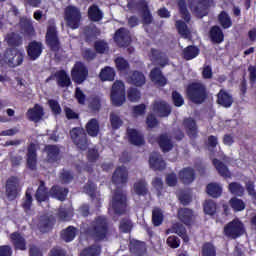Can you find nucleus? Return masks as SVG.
Here are the masks:
<instances>
[{
	"label": "nucleus",
	"instance_id": "nucleus-1",
	"mask_svg": "<svg viewBox=\"0 0 256 256\" xmlns=\"http://www.w3.org/2000/svg\"><path fill=\"white\" fill-rule=\"evenodd\" d=\"M100 131V122L96 118H92L85 124V129L80 127L72 128L69 131V135L78 150L87 151L89 148L87 134L91 138H96L100 134Z\"/></svg>",
	"mask_w": 256,
	"mask_h": 256
},
{
	"label": "nucleus",
	"instance_id": "nucleus-2",
	"mask_svg": "<svg viewBox=\"0 0 256 256\" xmlns=\"http://www.w3.org/2000/svg\"><path fill=\"white\" fill-rule=\"evenodd\" d=\"M84 234L94 242L109 241L111 230L107 216H96L85 228Z\"/></svg>",
	"mask_w": 256,
	"mask_h": 256
},
{
	"label": "nucleus",
	"instance_id": "nucleus-3",
	"mask_svg": "<svg viewBox=\"0 0 256 256\" xmlns=\"http://www.w3.org/2000/svg\"><path fill=\"white\" fill-rule=\"evenodd\" d=\"M209 98V91L202 82H191L186 86V99L194 105H202Z\"/></svg>",
	"mask_w": 256,
	"mask_h": 256
},
{
	"label": "nucleus",
	"instance_id": "nucleus-4",
	"mask_svg": "<svg viewBox=\"0 0 256 256\" xmlns=\"http://www.w3.org/2000/svg\"><path fill=\"white\" fill-rule=\"evenodd\" d=\"M25 54L17 48H7L1 61L11 69L23 65Z\"/></svg>",
	"mask_w": 256,
	"mask_h": 256
},
{
	"label": "nucleus",
	"instance_id": "nucleus-5",
	"mask_svg": "<svg viewBox=\"0 0 256 256\" xmlns=\"http://www.w3.org/2000/svg\"><path fill=\"white\" fill-rule=\"evenodd\" d=\"M64 19L67 26L72 30H77L81 25L82 14L77 6L69 5L65 8Z\"/></svg>",
	"mask_w": 256,
	"mask_h": 256
},
{
	"label": "nucleus",
	"instance_id": "nucleus-6",
	"mask_svg": "<svg viewBox=\"0 0 256 256\" xmlns=\"http://www.w3.org/2000/svg\"><path fill=\"white\" fill-rule=\"evenodd\" d=\"M45 44L48 45L50 50L54 53L61 50V40H59V35L55 24H51L46 28Z\"/></svg>",
	"mask_w": 256,
	"mask_h": 256
},
{
	"label": "nucleus",
	"instance_id": "nucleus-7",
	"mask_svg": "<svg viewBox=\"0 0 256 256\" xmlns=\"http://www.w3.org/2000/svg\"><path fill=\"white\" fill-rule=\"evenodd\" d=\"M244 233V224L238 218L232 220L223 228V234L225 235V237H228L232 240L240 238Z\"/></svg>",
	"mask_w": 256,
	"mask_h": 256
},
{
	"label": "nucleus",
	"instance_id": "nucleus-8",
	"mask_svg": "<svg viewBox=\"0 0 256 256\" xmlns=\"http://www.w3.org/2000/svg\"><path fill=\"white\" fill-rule=\"evenodd\" d=\"M112 210L116 215H124L127 213V196L120 190H116L111 201Z\"/></svg>",
	"mask_w": 256,
	"mask_h": 256
},
{
	"label": "nucleus",
	"instance_id": "nucleus-9",
	"mask_svg": "<svg viewBox=\"0 0 256 256\" xmlns=\"http://www.w3.org/2000/svg\"><path fill=\"white\" fill-rule=\"evenodd\" d=\"M89 71L86 65L82 61H76L72 70L70 71V76L76 85H82L88 78Z\"/></svg>",
	"mask_w": 256,
	"mask_h": 256
},
{
	"label": "nucleus",
	"instance_id": "nucleus-10",
	"mask_svg": "<svg viewBox=\"0 0 256 256\" xmlns=\"http://www.w3.org/2000/svg\"><path fill=\"white\" fill-rule=\"evenodd\" d=\"M111 101L112 105L115 107H120L124 105L126 101L125 85L122 81L114 82L111 91Z\"/></svg>",
	"mask_w": 256,
	"mask_h": 256
},
{
	"label": "nucleus",
	"instance_id": "nucleus-11",
	"mask_svg": "<svg viewBox=\"0 0 256 256\" xmlns=\"http://www.w3.org/2000/svg\"><path fill=\"white\" fill-rule=\"evenodd\" d=\"M19 195V180L15 176H11L6 181V197L8 201H15Z\"/></svg>",
	"mask_w": 256,
	"mask_h": 256
},
{
	"label": "nucleus",
	"instance_id": "nucleus-12",
	"mask_svg": "<svg viewBox=\"0 0 256 256\" xmlns=\"http://www.w3.org/2000/svg\"><path fill=\"white\" fill-rule=\"evenodd\" d=\"M152 112L159 118H167L171 115L172 108L167 102L155 101L152 104Z\"/></svg>",
	"mask_w": 256,
	"mask_h": 256
},
{
	"label": "nucleus",
	"instance_id": "nucleus-13",
	"mask_svg": "<svg viewBox=\"0 0 256 256\" xmlns=\"http://www.w3.org/2000/svg\"><path fill=\"white\" fill-rule=\"evenodd\" d=\"M26 51L30 60H38L43 52V44L41 41L32 40L28 43Z\"/></svg>",
	"mask_w": 256,
	"mask_h": 256
},
{
	"label": "nucleus",
	"instance_id": "nucleus-14",
	"mask_svg": "<svg viewBox=\"0 0 256 256\" xmlns=\"http://www.w3.org/2000/svg\"><path fill=\"white\" fill-rule=\"evenodd\" d=\"M38 165V148L35 143L31 142L27 147V167L35 171Z\"/></svg>",
	"mask_w": 256,
	"mask_h": 256
},
{
	"label": "nucleus",
	"instance_id": "nucleus-15",
	"mask_svg": "<svg viewBox=\"0 0 256 256\" xmlns=\"http://www.w3.org/2000/svg\"><path fill=\"white\" fill-rule=\"evenodd\" d=\"M8 239L10 240L15 251H26V239L19 231L11 233L10 236H8Z\"/></svg>",
	"mask_w": 256,
	"mask_h": 256
},
{
	"label": "nucleus",
	"instance_id": "nucleus-16",
	"mask_svg": "<svg viewBox=\"0 0 256 256\" xmlns=\"http://www.w3.org/2000/svg\"><path fill=\"white\" fill-rule=\"evenodd\" d=\"M127 137L132 146L142 147L145 144L144 135L135 128H127Z\"/></svg>",
	"mask_w": 256,
	"mask_h": 256
},
{
	"label": "nucleus",
	"instance_id": "nucleus-17",
	"mask_svg": "<svg viewBox=\"0 0 256 256\" xmlns=\"http://www.w3.org/2000/svg\"><path fill=\"white\" fill-rule=\"evenodd\" d=\"M216 103L224 108H231L234 103L233 95L225 89H220L216 94Z\"/></svg>",
	"mask_w": 256,
	"mask_h": 256
},
{
	"label": "nucleus",
	"instance_id": "nucleus-18",
	"mask_svg": "<svg viewBox=\"0 0 256 256\" xmlns=\"http://www.w3.org/2000/svg\"><path fill=\"white\" fill-rule=\"evenodd\" d=\"M178 220H180L186 227H191L194 223V211L188 208L178 209Z\"/></svg>",
	"mask_w": 256,
	"mask_h": 256
},
{
	"label": "nucleus",
	"instance_id": "nucleus-19",
	"mask_svg": "<svg viewBox=\"0 0 256 256\" xmlns=\"http://www.w3.org/2000/svg\"><path fill=\"white\" fill-rule=\"evenodd\" d=\"M178 178L184 185L192 184L196 179L195 169L191 167L182 168V170L178 172Z\"/></svg>",
	"mask_w": 256,
	"mask_h": 256
},
{
	"label": "nucleus",
	"instance_id": "nucleus-20",
	"mask_svg": "<svg viewBox=\"0 0 256 256\" xmlns=\"http://www.w3.org/2000/svg\"><path fill=\"white\" fill-rule=\"evenodd\" d=\"M44 150L46 152V160L48 163L54 164L61 159L59 157L61 154V149L57 145H46Z\"/></svg>",
	"mask_w": 256,
	"mask_h": 256
},
{
	"label": "nucleus",
	"instance_id": "nucleus-21",
	"mask_svg": "<svg viewBox=\"0 0 256 256\" xmlns=\"http://www.w3.org/2000/svg\"><path fill=\"white\" fill-rule=\"evenodd\" d=\"M131 37L129 36V32L126 30L125 27H120L116 30L114 34V41L121 47H126L129 45Z\"/></svg>",
	"mask_w": 256,
	"mask_h": 256
},
{
	"label": "nucleus",
	"instance_id": "nucleus-22",
	"mask_svg": "<svg viewBox=\"0 0 256 256\" xmlns=\"http://www.w3.org/2000/svg\"><path fill=\"white\" fill-rule=\"evenodd\" d=\"M50 190L46 186L45 181H40L39 186L35 193V199L38 203H43L49 201L50 198Z\"/></svg>",
	"mask_w": 256,
	"mask_h": 256
},
{
	"label": "nucleus",
	"instance_id": "nucleus-23",
	"mask_svg": "<svg viewBox=\"0 0 256 256\" xmlns=\"http://www.w3.org/2000/svg\"><path fill=\"white\" fill-rule=\"evenodd\" d=\"M112 182L115 185H124L128 182V171L124 167H118L115 169L113 176H112Z\"/></svg>",
	"mask_w": 256,
	"mask_h": 256
},
{
	"label": "nucleus",
	"instance_id": "nucleus-24",
	"mask_svg": "<svg viewBox=\"0 0 256 256\" xmlns=\"http://www.w3.org/2000/svg\"><path fill=\"white\" fill-rule=\"evenodd\" d=\"M183 126L186 134H188L190 139H196L198 136L197 123L194 118H185L183 120Z\"/></svg>",
	"mask_w": 256,
	"mask_h": 256
},
{
	"label": "nucleus",
	"instance_id": "nucleus-25",
	"mask_svg": "<svg viewBox=\"0 0 256 256\" xmlns=\"http://www.w3.org/2000/svg\"><path fill=\"white\" fill-rule=\"evenodd\" d=\"M54 78L57 80V85L60 88H69L72 85L70 75L65 70H59L54 73Z\"/></svg>",
	"mask_w": 256,
	"mask_h": 256
},
{
	"label": "nucleus",
	"instance_id": "nucleus-26",
	"mask_svg": "<svg viewBox=\"0 0 256 256\" xmlns=\"http://www.w3.org/2000/svg\"><path fill=\"white\" fill-rule=\"evenodd\" d=\"M26 115L29 121L38 123L45 115V112L39 104H35L34 108L28 109Z\"/></svg>",
	"mask_w": 256,
	"mask_h": 256
},
{
	"label": "nucleus",
	"instance_id": "nucleus-27",
	"mask_svg": "<svg viewBox=\"0 0 256 256\" xmlns=\"http://www.w3.org/2000/svg\"><path fill=\"white\" fill-rule=\"evenodd\" d=\"M158 142V145L162 151V153H169L170 151L173 150L174 144L167 134H162L159 135L158 138L156 139Z\"/></svg>",
	"mask_w": 256,
	"mask_h": 256
},
{
	"label": "nucleus",
	"instance_id": "nucleus-28",
	"mask_svg": "<svg viewBox=\"0 0 256 256\" xmlns=\"http://www.w3.org/2000/svg\"><path fill=\"white\" fill-rule=\"evenodd\" d=\"M55 223L56 219L54 216H44L39 222V231L42 234H47L53 230Z\"/></svg>",
	"mask_w": 256,
	"mask_h": 256
},
{
	"label": "nucleus",
	"instance_id": "nucleus-29",
	"mask_svg": "<svg viewBox=\"0 0 256 256\" xmlns=\"http://www.w3.org/2000/svg\"><path fill=\"white\" fill-rule=\"evenodd\" d=\"M150 79L153 83L159 85L160 87L167 85V79L164 76L162 70L158 67H155L151 70Z\"/></svg>",
	"mask_w": 256,
	"mask_h": 256
},
{
	"label": "nucleus",
	"instance_id": "nucleus-30",
	"mask_svg": "<svg viewBox=\"0 0 256 256\" xmlns=\"http://www.w3.org/2000/svg\"><path fill=\"white\" fill-rule=\"evenodd\" d=\"M151 57L152 60L158 63L161 68L169 65V58L167 57V55L156 48H151Z\"/></svg>",
	"mask_w": 256,
	"mask_h": 256
},
{
	"label": "nucleus",
	"instance_id": "nucleus-31",
	"mask_svg": "<svg viewBox=\"0 0 256 256\" xmlns=\"http://www.w3.org/2000/svg\"><path fill=\"white\" fill-rule=\"evenodd\" d=\"M148 163L150 164V167L154 171H163L166 168L165 161L163 160L162 156H160L158 153H153L150 156Z\"/></svg>",
	"mask_w": 256,
	"mask_h": 256
},
{
	"label": "nucleus",
	"instance_id": "nucleus-32",
	"mask_svg": "<svg viewBox=\"0 0 256 256\" xmlns=\"http://www.w3.org/2000/svg\"><path fill=\"white\" fill-rule=\"evenodd\" d=\"M209 38L213 44L220 45L225 40V34L219 26H213L209 30Z\"/></svg>",
	"mask_w": 256,
	"mask_h": 256
},
{
	"label": "nucleus",
	"instance_id": "nucleus-33",
	"mask_svg": "<svg viewBox=\"0 0 256 256\" xmlns=\"http://www.w3.org/2000/svg\"><path fill=\"white\" fill-rule=\"evenodd\" d=\"M6 42L11 47L10 49H15L23 45L24 39L20 34L11 32L6 35Z\"/></svg>",
	"mask_w": 256,
	"mask_h": 256
},
{
	"label": "nucleus",
	"instance_id": "nucleus-34",
	"mask_svg": "<svg viewBox=\"0 0 256 256\" xmlns=\"http://www.w3.org/2000/svg\"><path fill=\"white\" fill-rule=\"evenodd\" d=\"M67 194H69V189L62 188L58 185H53L50 189V197L58 201H65Z\"/></svg>",
	"mask_w": 256,
	"mask_h": 256
},
{
	"label": "nucleus",
	"instance_id": "nucleus-35",
	"mask_svg": "<svg viewBox=\"0 0 256 256\" xmlns=\"http://www.w3.org/2000/svg\"><path fill=\"white\" fill-rule=\"evenodd\" d=\"M212 163L217 173L220 174L221 177L225 179L231 178V172L229 171V168L224 162H221L219 159L214 158Z\"/></svg>",
	"mask_w": 256,
	"mask_h": 256
},
{
	"label": "nucleus",
	"instance_id": "nucleus-36",
	"mask_svg": "<svg viewBox=\"0 0 256 256\" xmlns=\"http://www.w3.org/2000/svg\"><path fill=\"white\" fill-rule=\"evenodd\" d=\"M127 8L130 11H148L149 7H148V3L145 0H129L128 4H127Z\"/></svg>",
	"mask_w": 256,
	"mask_h": 256
},
{
	"label": "nucleus",
	"instance_id": "nucleus-37",
	"mask_svg": "<svg viewBox=\"0 0 256 256\" xmlns=\"http://www.w3.org/2000/svg\"><path fill=\"white\" fill-rule=\"evenodd\" d=\"M129 250L134 255L143 256L146 251L145 243L139 240H131L129 243Z\"/></svg>",
	"mask_w": 256,
	"mask_h": 256
},
{
	"label": "nucleus",
	"instance_id": "nucleus-38",
	"mask_svg": "<svg viewBox=\"0 0 256 256\" xmlns=\"http://www.w3.org/2000/svg\"><path fill=\"white\" fill-rule=\"evenodd\" d=\"M115 77H116V71L114 68L107 66L100 70L99 79L103 82H107V81L112 82L115 80Z\"/></svg>",
	"mask_w": 256,
	"mask_h": 256
},
{
	"label": "nucleus",
	"instance_id": "nucleus-39",
	"mask_svg": "<svg viewBox=\"0 0 256 256\" xmlns=\"http://www.w3.org/2000/svg\"><path fill=\"white\" fill-rule=\"evenodd\" d=\"M88 17L92 22H100L103 19V13L99 6L93 4L89 7Z\"/></svg>",
	"mask_w": 256,
	"mask_h": 256
},
{
	"label": "nucleus",
	"instance_id": "nucleus-40",
	"mask_svg": "<svg viewBox=\"0 0 256 256\" xmlns=\"http://www.w3.org/2000/svg\"><path fill=\"white\" fill-rule=\"evenodd\" d=\"M78 229L74 226H68L65 230L61 231V239L66 243L74 241V238L77 236Z\"/></svg>",
	"mask_w": 256,
	"mask_h": 256
},
{
	"label": "nucleus",
	"instance_id": "nucleus-41",
	"mask_svg": "<svg viewBox=\"0 0 256 256\" xmlns=\"http://www.w3.org/2000/svg\"><path fill=\"white\" fill-rule=\"evenodd\" d=\"M130 82L136 87H142L146 83L145 75L141 71L135 70L130 75Z\"/></svg>",
	"mask_w": 256,
	"mask_h": 256
},
{
	"label": "nucleus",
	"instance_id": "nucleus-42",
	"mask_svg": "<svg viewBox=\"0 0 256 256\" xmlns=\"http://www.w3.org/2000/svg\"><path fill=\"white\" fill-rule=\"evenodd\" d=\"M217 20L224 30L231 28L233 25L231 16L226 11H221L217 16Z\"/></svg>",
	"mask_w": 256,
	"mask_h": 256
},
{
	"label": "nucleus",
	"instance_id": "nucleus-43",
	"mask_svg": "<svg viewBox=\"0 0 256 256\" xmlns=\"http://www.w3.org/2000/svg\"><path fill=\"white\" fill-rule=\"evenodd\" d=\"M199 52V48L194 45H190L183 49V59H185L186 61L196 59L199 55Z\"/></svg>",
	"mask_w": 256,
	"mask_h": 256
},
{
	"label": "nucleus",
	"instance_id": "nucleus-44",
	"mask_svg": "<svg viewBox=\"0 0 256 256\" xmlns=\"http://www.w3.org/2000/svg\"><path fill=\"white\" fill-rule=\"evenodd\" d=\"M206 193L212 198H219L222 194V188L219 184L210 182L206 186Z\"/></svg>",
	"mask_w": 256,
	"mask_h": 256
},
{
	"label": "nucleus",
	"instance_id": "nucleus-45",
	"mask_svg": "<svg viewBox=\"0 0 256 256\" xmlns=\"http://www.w3.org/2000/svg\"><path fill=\"white\" fill-rule=\"evenodd\" d=\"M164 221V214L162 209L155 207L152 210V224L154 227H160Z\"/></svg>",
	"mask_w": 256,
	"mask_h": 256
},
{
	"label": "nucleus",
	"instance_id": "nucleus-46",
	"mask_svg": "<svg viewBox=\"0 0 256 256\" xmlns=\"http://www.w3.org/2000/svg\"><path fill=\"white\" fill-rule=\"evenodd\" d=\"M101 252L102 247L100 245L93 244L83 249L80 256H100Z\"/></svg>",
	"mask_w": 256,
	"mask_h": 256
},
{
	"label": "nucleus",
	"instance_id": "nucleus-47",
	"mask_svg": "<svg viewBox=\"0 0 256 256\" xmlns=\"http://www.w3.org/2000/svg\"><path fill=\"white\" fill-rule=\"evenodd\" d=\"M148 184L144 179H140L134 184V191L138 196H147Z\"/></svg>",
	"mask_w": 256,
	"mask_h": 256
},
{
	"label": "nucleus",
	"instance_id": "nucleus-48",
	"mask_svg": "<svg viewBox=\"0 0 256 256\" xmlns=\"http://www.w3.org/2000/svg\"><path fill=\"white\" fill-rule=\"evenodd\" d=\"M228 190L231 194L237 197H243L245 193L244 187L239 182H230Z\"/></svg>",
	"mask_w": 256,
	"mask_h": 256
},
{
	"label": "nucleus",
	"instance_id": "nucleus-49",
	"mask_svg": "<svg viewBox=\"0 0 256 256\" xmlns=\"http://www.w3.org/2000/svg\"><path fill=\"white\" fill-rule=\"evenodd\" d=\"M172 229H173V233L180 236L184 242H189V236L187 235V230L185 226H183V224L174 223Z\"/></svg>",
	"mask_w": 256,
	"mask_h": 256
},
{
	"label": "nucleus",
	"instance_id": "nucleus-50",
	"mask_svg": "<svg viewBox=\"0 0 256 256\" xmlns=\"http://www.w3.org/2000/svg\"><path fill=\"white\" fill-rule=\"evenodd\" d=\"M177 5L178 9L180 10L181 17L186 23H189L191 16L187 8L186 0H177Z\"/></svg>",
	"mask_w": 256,
	"mask_h": 256
},
{
	"label": "nucleus",
	"instance_id": "nucleus-51",
	"mask_svg": "<svg viewBox=\"0 0 256 256\" xmlns=\"http://www.w3.org/2000/svg\"><path fill=\"white\" fill-rule=\"evenodd\" d=\"M176 29L178 34H180L182 38H185V39L190 38V31L185 21L177 20Z\"/></svg>",
	"mask_w": 256,
	"mask_h": 256
},
{
	"label": "nucleus",
	"instance_id": "nucleus-52",
	"mask_svg": "<svg viewBox=\"0 0 256 256\" xmlns=\"http://www.w3.org/2000/svg\"><path fill=\"white\" fill-rule=\"evenodd\" d=\"M116 70L119 72H127L131 66L129 65L128 60L123 57H117L114 60Z\"/></svg>",
	"mask_w": 256,
	"mask_h": 256
},
{
	"label": "nucleus",
	"instance_id": "nucleus-53",
	"mask_svg": "<svg viewBox=\"0 0 256 256\" xmlns=\"http://www.w3.org/2000/svg\"><path fill=\"white\" fill-rule=\"evenodd\" d=\"M229 205L235 212H242L245 209V202L236 196L229 200Z\"/></svg>",
	"mask_w": 256,
	"mask_h": 256
},
{
	"label": "nucleus",
	"instance_id": "nucleus-54",
	"mask_svg": "<svg viewBox=\"0 0 256 256\" xmlns=\"http://www.w3.org/2000/svg\"><path fill=\"white\" fill-rule=\"evenodd\" d=\"M21 29L28 37H32L35 34V29L31 20H22Z\"/></svg>",
	"mask_w": 256,
	"mask_h": 256
},
{
	"label": "nucleus",
	"instance_id": "nucleus-55",
	"mask_svg": "<svg viewBox=\"0 0 256 256\" xmlns=\"http://www.w3.org/2000/svg\"><path fill=\"white\" fill-rule=\"evenodd\" d=\"M201 256H217V250L212 243H204L201 248Z\"/></svg>",
	"mask_w": 256,
	"mask_h": 256
},
{
	"label": "nucleus",
	"instance_id": "nucleus-56",
	"mask_svg": "<svg viewBox=\"0 0 256 256\" xmlns=\"http://www.w3.org/2000/svg\"><path fill=\"white\" fill-rule=\"evenodd\" d=\"M110 124H111L112 130L117 131L120 129L121 126L124 125V122L118 114L112 112L110 114Z\"/></svg>",
	"mask_w": 256,
	"mask_h": 256
},
{
	"label": "nucleus",
	"instance_id": "nucleus-57",
	"mask_svg": "<svg viewBox=\"0 0 256 256\" xmlns=\"http://www.w3.org/2000/svg\"><path fill=\"white\" fill-rule=\"evenodd\" d=\"M74 179V173L71 170L62 169L60 172V180L62 184L68 185Z\"/></svg>",
	"mask_w": 256,
	"mask_h": 256
},
{
	"label": "nucleus",
	"instance_id": "nucleus-58",
	"mask_svg": "<svg viewBox=\"0 0 256 256\" xmlns=\"http://www.w3.org/2000/svg\"><path fill=\"white\" fill-rule=\"evenodd\" d=\"M204 213L210 216H213L215 213H217V203L212 200H206L204 202Z\"/></svg>",
	"mask_w": 256,
	"mask_h": 256
},
{
	"label": "nucleus",
	"instance_id": "nucleus-59",
	"mask_svg": "<svg viewBox=\"0 0 256 256\" xmlns=\"http://www.w3.org/2000/svg\"><path fill=\"white\" fill-rule=\"evenodd\" d=\"M132 228H133V224L130 219L123 218L120 221L119 230L121 233H123V234L131 233Z\"/></svg>",
	"mask_w": 256,
	"mask_h": 256
},
{
	"label": "nucleus",
	"instance_id": "nucleus-60",
	"mask_svg": "<svg viewBox=\"0 0 256 256\" xmlns=\"http://www.w3.org/2000/svg\"><path fill=\"white\" fill-rule=\"evenodd\" d=\"M127 97L132 103L138 102L141 99V92L137 88H129L127 91Z\"/></svg>",
	"mask_w": 256,
	"mask_h": 256
},
{
	"label": "nucleus",
	"instance_id": "nucleus-61",
	"mask_svg": "<svg viewBox=\"0 0 256 256\" xmlns=\"http://www.w3.org/2000/svg\"><path fill=\"white\" fill-rule=\"evenodd\" d=\"M96 190H97V186L94 182H87L84 186V191L86 194H88L91 199H95L96 198Z\"/></svg>",
	"mask_w": 256,
	"mask_h": 256
},
{
	"label": "nucleus",
	"instance_id": "nucleus-62",
	"mask_svg": "<svg viewBox=\"0 0 256 256\" xmlns=\"http://www.w3.org/2000/svg\"><path fill=\"white\" fill-rule=\"evenodd\" d=\"M97 29L93 27H84V37L86 42H91L96 38Z\"/></svg>",
	"mask_w": 256,
	"mask_h": 256
},
{
	"label": "nucleus",
	"instance_id": "nucleus-63",
	"mask_svg": "<svg viewBox=\"0 0 256 256\" xmlns=\"http://www.w3.org/2000/svg\"><path fill=\"white\" fill-rule=\"evenodd\" d=\"M74 97L77 100V103L79 105H85L86 104L87 96H86L85 93H83L81 88H79V87L75 88Z\"/></svg>",
	"mask_w": 256,
	"mask_h": 256
},
{
	"label": "nucleus",
	"instance_id": "nucleus-64",
	"mask_svg": "<svg viewBox=\"0 0 256 256\" xmlns=\"http://www.w3.org/2000/svg\"><path fill=\"white\" fill-rule=\"evenodd\" d=\"M172 100L176 107H181L182 105H185V99L182 97V94H180L177 90H174L172 92Z\"/></svg>",
	"mask_w": 256,
	"mask_h": 256
}]
</instances>
